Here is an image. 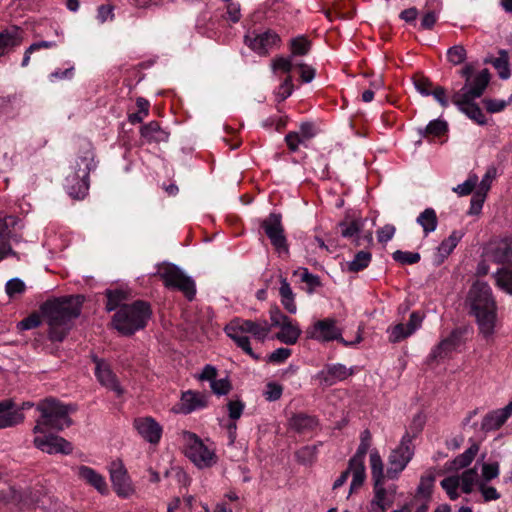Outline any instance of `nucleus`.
I'll use <instances>...</instances> for the list:
<instances>
[{
    "mask_svg": "<svg viewBox=\"0 0 512 512\" xmlns=\"http://www.w3.org/2000/svg\"><path fill=\"white\" fill-rule=\"evenodd\" d=\"M353 374V369L343 364L326 365L318 372L317 378L326 386H332L338 381H343Z\"/></svg>",
    "mask_w": 512,
    "mask_h": 512,
    "instance_id": "18",
    "label": "nucleus"
},
{
    "mask_svg": "<svg viewBox=\"0 0 512 512\" xmlns=\"http://www.w3.org/2000/svg\"><path fill=\"white\" fill-rule=\"evenodd\" d=\"M374 481V498L372 504L377 505L382 511L386 510L384 499L386 496V489L383 487L384 480H373Z\"/></svg>",
    "mask_w": 512,
    "mask_h": 512,
    "instance_id": "58",
    "label": "nucleus"
},
{
    "mask_svg": "<svg viewBox=\"0 0 512 512\" xmlns=\"http://www.w3.org/2000/svg\"><path fill=\"white\" fill-rule=\"evenodd\" d=\"M95 167L92 144L87 140H81L73 171L65 179V189L72 198L83 199L87 195L89 174Z\"/></svg>",
    "mask_w": 512,
    "mask_h": 512,
    "instance_id": "3",
    "label": "nucleus"
},
{
    "mask_svg": "<svg viewBox=\"0 0 512 512\" xmlns=\"http://www.w3.org/2000/svg\"><path fill=\"white\" fill-rule=\"evenodd\" d=\"M34 446L47 454L69 455L73 452V445L65 438L53 433L43 436H36L33 440Z\"/></svg>",
    "mask_w": 512,
    "mask_h": 512,
    "instance_id": "11",
    "label": "nucleus"
},
{
    "mask_svg": "<svg viewBox=\"0 0 512 512\" xmlns=\"http://www.w3.org/2000/svg\"><path fill=\"white\" fill-rule=\"evenodd\" d=\"M294 274L299 275L300 280L308 285L307 291L309 293H312L317 287L321 286L320 277L310 273L307 268H300Z\"/></svg>",
    "mask_w": 512,
    "mask_h": 512,
    "instance_id": "48",
    "label": "nucleus"
},
{
    "mask_svg": "<svg viewBox=\"0 0 512 512\" xmlns=\"http://www.w3.org/2000/svg\"><path fill=\"white\" fill-rule=\"evenodd\" d=\"M436 480V469L429 468L426 472L420 477V482L418 484L416 490V497H422L424 499L423 503H427L431 500V496L433 493L434 482Z\"/></svg>",
    "mask_w": 512,
    "mask_h": 512,
    "instance_id": "29",
    "label": "nucleus"
},
{
    "mask_svg": "<svg viewBox=\"0 0 512 512\" xmlns=\"http://www.w3.org/2000/svg\"><path fill=\"white\" fill-rule=\"evenodd\" d=\"M106 296V304L105 309L108 312L114 311L117 308L120 309V307L123 305L122 302L127 300V294L123 290L120 289H107L105 291Z\"/></svg>",
    "mask_w": 512,
    "mask_h": 512,
    "instance_id": "37",
    "label": "nucleus"
},
{
    "mask_svg": "<svg viewBox=\"0 0 512 512\" xmlns=\"http://www.w3.org/2000/svg\"><path fill=\"white\" fill-rule=\"evenodd\" d=\"M134 427L138 433L149 443H159L162 436L161 425L152 417L137 418Z\"/></svg>",
    "mask_w": 512,
    "mask_h": 512,
    "instance_id": "17",
    "label": "nucleus"
},
{
    "mask_svg": "<svg viewBox=\"0 0 512 512\" xmlns=\"http://www.w3.org/2000/svg\"><path fill=\"white\" fill-rule=\"evenodd\" d=\"M280 284L279 294L281 296V303L289 313L295 314L297 312V306L294 301L295 294L286 278L281 277Z\"/></svg>",
    "mask_w": 512,
    "mask_h": 512,
    "instance_id": "32",
    "label": "nucleus"
},
{
    "mask_svg": "<svg viewBox=\"0 0 512 512\" xmlns=\"http://www.w3.org/2000/svg\"><path fill=\"white\" fill-rule=\"evenodd\" d=\"M463 331L459 328L454 329L450 335L443 339L437 347L433 350L432 356L434 358H442L447 353L455 350L462 341Z\"/></svg>",
    "mask_w": 512,
    "mask_h": 512,
    "instance_id": "27",
    "label": "nucleus"
},
{
    "mask_svg": "<svg viewBox=\"0 0 512 512\" xmlns=\"http://www.w3.org/2000/svg\"><path fill=\"white\" fill-rule=\"evenodd\" d=\"M461 112L465 113L470 119L475 121L479 125H485L487 120L482 112L481 108L475 102L470 101L467 105H465Z\"/></svg>",
    "mask_w": 512,
    "mask_h": 512,
    "instance_id": "46",
    "label": "nucleus"
},
{
    "mask_svg": "<svg viewBox=\"0 0 512 512\" xmlns=\"http://www.w3.org/2000/svg\"><path fill=\"white\" fill-rule=\"evenodd\" d=\"M25 417L19 410H9L0 414V429L14 427L21 424Z\"/></svg>",
    "mask_w": 512,
    "mask_h": 512,
    "instance_id": "41",
    "label": "nucleus"
},
{
    "mask_svg": "<svg viewBox=\"0 0 512 512\" xmlns=\"http://www.w3.org/2000/svg\"><path fill=\"white\" fill-rule=\"evenodd\" d=\"M136 105L138 107L137 112L131 113L128 116V120L131 124L141 123L143 118L148 115L149 112V101L145 98L138 97L136 100Z\"/></svg>",
    "mask_w": 512,
    "mask_h": 512,
    "instance_id": "49",
    "label": "nucleus"
},
{
    "mask_svg": "<svg viewBox=\"0 0 512 512\" xmlns=\"http://www.w3.org/2000/svg\"><path fill=\"white\" fill-rule=\"evenodd\" d=\"M281 42L280 36L273 30H266L263 33L244 36V43L259 55L268 54L269 49L277 46Z\"/></svg>",
    "mask_w": 512,
    "mask_h": 512,
    "instance_id": "13",
    "label": "nucleus"
},
{
    "mask_svg": "<svg viewBox=\"0 0 512 512\" xmlns=\"http://www.w3.org/2000/svg\"><path fill=\"white\" fill-rule=\"evenodd\" d=\"M485 63H491L493 67L498 71V75L501 79H508L511 75L509 68V55L506 50L501 49L499 51V57L485 59Z\"/></svg>",
    "mask_w": 512,
    "mask_h": 512,
    "instance_id": "34",
    "label": "nucleus"
},
{
    "mask_svg": "<svg viewBox=\"0 0 512 512\" xmlns=\"http://www.w3.org/2000/svg\"><path fill=\"white\" fill-rule=\"evenodd\" d=\"M232 322L236 324L237 327H239L240 332H243L245 334L250 333L260 341H264L268 333L270 332V326L266 320L258 322L252 320L236 319L233 320Z\"/></svg>",
    "mask_w": 512,
    "mask_h": 512,
    "instance_id": "21",
    "label": "nucleus"
},
{
    "mask_svg": "<svg viewBox=\"0 0 512 512\" xmlns=\"http://www.w3.org/2000/svg\"><path fill=\"white\" fill-rule=\"evenodd\" d=\"M413 83L415 89L423 96H430L431 90L434 87L433 83L429 78L425 77L423 74H416L413 77Z\"/></svg>",
    "mask_w": 512,
    "mask_h": 512,
    "instance_id": "51",
    "label": "nucleus"
},
{
    "mask_svg": "<svg viewBox=\"0 0 512 512\" xmlns=\"http://www.w3.org/2000/svg\"><path fill=\"white\" fill-rule=\"evenodd\" d=\"M291 56H304L311 49V42L305 36L292 38L290 41Z\"/></svg>",
    "mask_w": 512,
    "mask_h": 512,
    "instance_id": "44",
    "label": "nucleus"
},
{
    "mask_svg": "<svg viewBox=\"0 0 512 512\" xmlns=\"http://www.w3.org/2000/svg\"><path fill=\"white\" fill-rule=\"evenodd\" d=\"M486 195V193L479 190L474 193L471 198V205L468 211L469 215H478L481 212Z\"/></svg>",
    "mask_w": 512,
    "mask_h": 512,
    "instance_id": "64",
    "label": "nucleus"
},
{
    "mask_svg": "<svg viewBox=\"0 0 512 512\" xmlns=\"http://www.w3.org/2000/svg\"><path fill=\"white\" fill-rule=\"evenodd\" d=\"M441 487L446 491L451 500L459 497L457 489L459 487V478L455 476L447 477L441 481Z\"/></svg>",
    "mask_w": 512,
    "mask_h": 512,
    "instance_id": "56",
    "label": "nucleus"
},
{
    "mask_svg": "<svg viewBox=\"0 0 512 512\" xmlns=\"http://www.w3.org/2000/svg\"><path fill=\"white\" fill-rule=\"evenodd\" d=\"M349 470L350 474L352 473V481L350 484L349 493L352 494L354 490L360 488L363 485L366 479L365 465L360 463L351 465V463H349Z\"/></svg>",
    "mask_w": 512,
    "mask_h": 512,
    "instance_id": "40",
    "label": "nucleus"
},
{
    "mask_svg": "<svg viewBox=\"0 0 512 512\" xmlns=\"http://www.w3.org/2000/svg\"><path fill=\"white\" fill-rule=\"evenodd\" d=\"M269 315H270V321H271V323L269 324L270 328L271 327H279L280 328L292 321L277 306H273L270 308Z\"/></svg>",
    "mask_w": 512,
    "mask_h": 512,
    "instance_id": "53",
    "label": "nucleus"
},
{
    "mask_svg": "<svg viewBox=\"0 0 512 512\" xmlns=\"http://www.w3.org/2000/svg\"><path fill=\"white\" fill-rule=\"evenodd\" d=\"M152 316L151 306L143 300L123 304L112 317L113 327L124 336H132L146 327Z\"/></svg>",
    "mask_w": 512,
    "mask_h": 512,
    "instance_id": "5",
    "label": "nucleus"
},
{
    "mask_svg": "<svg viewBox=\"0 0 512 512\" xmlns=\"http://www.w3.org/2000/svg\"><path fill=\"white\" fill-rule=\"evenodd\" d=\"M0 503H15L21 505V508L27 506V503L22 500V494L10 486L0 491Z\"/></svg>",
    "mask_w": 512,
    "mask_h": 512,
    "instance_id": "45",
    "label": "nucleus"
},
{
    "mask_svg": "<svg viewBox=\"0 0 512 512\" xmlns=\"http://www.w3.org/2000/svg\"><path fill=\"white\" fill-rule=\"evenodd\" d=\"M36 409L40 412V417L36 420L33 433H45L46 430L62 431L73 424L70 413L76 411L73 404H63L59 400L48 397L41 400Z\"/></svg>",
    "mask_w": 512,
    "mask_h": 512,
    "instance_id": "4",
    "label": "nucleus"
},
{
    "mask_svg": "<svg viewBox=\"0 0 512 512\" xmlns=\"http://www.w3.org/2000/svg\"><path fill=\"white\" fill-rule=\"evenodd\" d=\"M301 332L298 325L291 321L280 327V331L275 334V338L286 345H294L298 341Z\"/></svg>",
    "mask_w": 512,
    "mask_h": 512,
    "instance_id": "31",
    "label": "nucleus"
},
{
    "mask_svg": "<svg viewBox=\"0 0 512 512\" xmlns=\"http://www.w3.org/2000/svg\"><path fill=\"white\" fill-rule=\"evenodd\" d=\"M497 286L512 295V264L505 265L498 269L495 274Z\"/></svg>",
    "mask_w": 512,
    "mask_h": 512,
    "instance_id": "36",
    "label": "nucleus"
},
{
    "mask_svg": "<svg viewBox=\"0 0 512 512\" xmlns=\"http://www.w3.org/2000/svg\"><path fill=\"white\" fill-rule=\"evenodd\" d=\"M392 258L399 264L412 265L418 263L421 259V256L418 252L396 250L392 253Z\"/></svg>",
    "mask_w": 512,
    "mask_h": 512,
    "instance_id": "50",
    "label": "nucleus"
},
{
    "mask_svg": "<svg viewBox=\"0 0 512 512\" xmlns=\"http://www.w3.org/2000/svg\"><path fill=\"white\" fill-rule=\"evenodd\" d=\"M370 467L373 480H384V465L377 450H372L370 453Z\"/></svg>",
    "mask_w": 512,
    "mask_h": 512,
    "instance_id": "43",
    "label": "nucleus"
},
{
    "mask_svg": "<svg viewBox=\"0 0 512 512\" xmlns=\"http://www.w3.org/2000/svg\"><path fill=\"white\" fill-rule=\"evenodd\" d=\"M228 417L232 421H237L243 414L245 409V403L239 398L235 400H229L226 404Z\"/></svg>",
    "mask_w": 512,
    "mask_h": 512,
    "instance_id": "54",
    "label": "nucleus"
},
{
    "mask_svg": "<svg viewBox=\"0 0 512 512\" xmlns=\"http://www.w3.org/2000/svg\"><path fill=\"white\" fill-rule=\"evenodd\" d=\"M17 222V217L11 215L0 218V261L9 254H15L9 241L11 239L19 241L17 235L12 233V229L16 226Z\"/></svg>",
    "mask_w": 512,
    "mask_h": 512,
    "instance_id": "16",
    "label": "nucleus"
},
{
    "mask_svg": "<svg viewBox=\"0 0 512 512\" xmlns=\"http://www.w3.org/2000/svg\"><path fill=\"white\" fill-rule=\"evenodd\" d=\"M478 177L473 174L469 176V178L462 184L457 185L452 190L457 193L459 196H466L472 193L475 186L477 185Z\"/></svg>",
    "mask_w": 512,
    "mask_h": 512,
    "instance_id": "59",
    "label": "nucleus"
},
{
    "mask_svg": "<svg viewBox=\"0 0 512 512\" xmlns=\"http://www.w3.org/2000/svg\"><path fill=\"white\" fill-rule=\"evenodd\" d=\"M469 314L475 318L479 333L489 339L493 336L497 322V304L488 283L475 281L466 297Z\"/></svg>",
    "mask_w": 512,
    "mask_h": 512,
    "instance_id": "2",
    "label": "nucleus"
},
{
    "mask_svg": "<svg viewBox=\"0 0 512 512\" xmlns=\"http://www.w3.org/2000/svg\"><path fill=\"white\" fill-rule=\"evenodd\" d=\"M210 387L214 394H216L218 396H224V395H227L231 391L232 384H231L230 380L228 379V377H226V378L219 379V380H216V379L212 380V382L210 383Z\"/></svg>",
    "mask_w": 512,
    "mask_h": 512,
    "instance_id": "60",
    "label": "nucleus"
},
{
    "mask_svg": "<svg viewBox=\"0 0 512 512\" xmlns=\"http://www.w3.org/2000/svg\"><path fill=\"white\" fill-rule=\"evenodd\" d=\"M158 275L165 287L183 292L190 301L194 298L196 293L194 281L189 276H186L177 265L172 263L166 264L158 272Z\"/></svg>",
    "mask_w": 512,
    "mask_h": 512,
    "instance_id": "8",
    "label": "nucleus"
},
{
    "mask_svg": "<svg viewBox=\"0 0 512 512\" xmlns=\"http://www.w3.org/2000/svg\"><path fill=\"white\" fill-rule=\"evenodd\" d=\"M22 42L21 31L18 27H11L0 32V57L5 56Z\"/></svg>",
    "mask_w": 512,
    "mask_h": 512,
    "instance_id": "24",
    "label": "nucleus"
},
{
    "mask_svg": "<svg viewBox=\"0 0 512 512\" xmlns=\"http://www.w3.org/2000/svg\"><path fill=\"white\" fill-rule=\"evenodd\" d=\"M41 313L34 312L17 323L18 331H25L37 328L42 322Z\"/></svg>",
    "mask_w": 512,
    "mask_h": 512,
    "instance_id": "55",
    "label": "nucleus"
},
{
    "mask_svg": "<svg viewBox=\"0 0 512 512\" xmlns=\"http://www.w3.org/2000/svg\"><path fill=\"white\" fill-rule=\"evenodd\" d=\"M140 135L149 143H161L168 141L170 133L162 128L159 122L151 121L140 128Z\"/></svg>",
    "mask_w": 512,
    "mask_h": 512,
    "instance_id": "28",
    "label": "nucleus"
},
{
    "mask_svg": "<svg viewBox=\"0 0 512 512\" xmlns=\"http://www.w3.org/2000/svg\"><path fill=\"white\" fill-rule=\"evenodd\" d=\"M83 302L82 295H68L49 298L40 305L39 312L48 325L50 341L65 340L74 326V320L81 314Z\"/></svg>",
    "mask_w": 512,
    "mask_h": 512,
    "instance_id": "1",
    "label": "nucleus"
},
{
    "mask_svg": "<svg viewBox=\"0 0 512 512\" xmlns=\"http://www.w3.org/2000/svg\"><path fill=\"white\" fill-rule=\"evenodd\" d=\"M185 455L199 468H208L216 463L217 456L193 432L184 431Z\"/></svg>",
    "mask_w": 512,
    "mask_h": 512,
    "instance_id": "6",
    "label": "nucleus"
},
{
    "mask_svg": "<svg viewBox=\"0 0 512 512\" xmlns=\"http://www.w3.org/2000/svg\"><path fill=\"white\" fill-rule=\"evenodd\" d=\"M339 227L341 228V235L345 238H351L356 236L355 244L357 246L360 245V237L358 236L360 230H361V224L357 220L351 221L349 224H347L345 221L340 222Z\"/></svg>",
    "mask_w": 512,
    "mask_h": 512,
    "instance_id": "47",
    "label": "nucleus"
},
{
    "mask_svg": "<svg viewBox=\"0 0 512 512\" xmlns=\"http://www.w3.org/2000/svg\"><path fill=\"white\" fill-rule=\"evenodd\" d=\"M463 237V233L460 231H453L450 236L444 239L440 245L438 246V255L440 257L438 263H442L444 259H446L457 246L461 238Z\"/></svg>",
    "mask_w": 512,
    "mask_h": 512,
    "instance_id": "33",
    "label": "nucleus"
},
{
    "mask_svg": "<svg viewBox=\"0 0 512 512\" xmlns=\"http://www.w3.org/2000/svg\"><path fill=\"white\" fill-rule=\"evenodd\" d=\"M260 226L278 253H289L281 214L270 213Z\"/></svg>",
    "mask_w": 512,
    "mask_h": 512,
    "instance_id": "10",
    "label": "nucleus"
},
{
    "mask_svg": "<svg viewBox=\"0 0 512 512\" xmlns=\"http://www.w3.org/2000/svg\"><path fill=\"white\" fill-rule=\"evenodd\" d=\"M372 259V255L368 251H359L355 254L352 261L347 263L348 271L359 272L368 267Z\"/></svg>",
    "mask_w": 512,
    "mask_h": 512,
    "instance_id": "39",
    "label": "nucleus"
},
{
    "mask_svg": "<svg viewBox=\"0 0 512 512\" xmlns=\"http://www.w3.org/2000/svg\"><path fill=\"white\" fill-rule=\"evenodd\" d=\"M283 393V388L281 385L275 382H269L266 385V389L263 392V396L269 402L277 401L281 398Z\"/></svg>",
    "mask_w": 512,
    "mask_h": 512,
    "instance_id": "63",
    "label": "nucleus"
},
{
    "mask_svg": "<svg viewBox=\"0 0 512 512\" xmlns=\"http://www.w3.org/2000/svg\"><path fill=\"white\" fill-rule=\"evenodd\" d=\"M289 427L299 434L313 431L318 425L319 420L316 416L306 413H295L289 418Z\"/></svg>",
    "mask_w": 512,
    "mask_h": 512,
    "instance_id": "22",
    "label": "nucleus"
},
{
    "mask_svg": "<svg viewBox=\"0 0 512 512\" xmlns=\"http://www.w3.org/2000/svg\"><path fill=\"white\" fill-rule=\"evenodd\" d=\"M306 335L308 338L320 342L337 340L346 347L360 343L362 340L360 334L357 335L354 341L345 340L342 337L341 330L336 326V320L333 318H325L323 320L316 321L313 325L307 328Z\"/></svg>",
    "mask_w": 512,
    "mask_h": 512,
    "instance_id": "7",
    "label": "nucleus"
},
{
    "mask_svg": "<svg viewBox=\"0 0 512 512\" xmlns=\"http://www.w3.org/2000/svg\"><path fill=\"white\" fill-rule=\"evenodd\" d=\"M93 362L95 363V376L99 383L114 391L118 396L121 395L123 390L110 365L105 360L100 359L97 356H93Z\"/></svg>",
    "mask_w": 512,
    "mask_h": 512,
    "instance_id": "14",
    "label": "nucleus"
},
{
    "mask_svg": "<svg viewBox=\"0 0 512 512\" xmlns=\"http://www.w3.org/2000/svg\"><path fill=\"white\" fill-rule=\"evenodd\" d=\"M228 337H230L236 345L241 348L245 353L251 356L255 360H259V355L255 354L251 348L249 337L245 333L240 332L239 327L236 326L232 321L226 325L224 329Z\"/></svg>",
    "mask_w": 512,
    "mask_h": 512,
    "instance_id": "26",
    "label": "nucleus"
},
{
    "mask_svg": "<svg viewBox=\"0 0 512 512\" xmlns=\"http://www.w3.org/2000/svg\"><path fill=\"white\" fill-rule=\"evenodd\" d=\"M26 289L25 283L20 278H12L7 281L5 291L10 298L22 294Z\"/></svg>",
    "mask_w": 512,
    "mask_h": 512,
    "instance_id": "61",
    "label": "nucleus"
},
{
    "mask_svg": "<svg viewBox=\"0 0 512 512\" xmlns=\"http://www.w3.org/2000/svg\"><path fill=\"white\" fill-rule=\"evenodd\" d=\"M448 130V124L446 121L441 119H435L428 123V125L425 128L419 129V134L422 137H428V136H441L445 134Z\"/></svg>",
    "mask_w": 512,
    "mask_h": 512,
    "instance_id": "38",
    "label": "nucleus"
},
{
    "mask_svg": "<svg viewBox=\"0 0 512 512\" xmlns=\"http://www.w3.org/2000/svg\"><path fill=\"white\" fill-rule=\"evenodd\" d=\"M414 455V446L412 445V436L406 431L397 448L391 451L388 457L387 475L394 479L405 469Z\"/></svg>",
    "mask_w": 512,
    "mask_h": 512,
    "instance_id": "9",
    "label": "nucleus"
},
{
    "mask_svg": "<svg viewBox=\"0 0 512 512\" xmlns=\"http://www.w3.org/2000/svg\"><path fill=\"white\" fill-rule=\"evenodd\" d=\"M110 479L118 496L127 497L133 492L127 470L121 462H113L110 468Z\"/></svg>",
    "mask_w": 512,
    "mask_h": 512,
    "instance_id": "15",
    "label": "nucleus"
},
{
    "mask_svg": "<svg viewBox=\"0 0 512 512\" xmlns=\"http://www.w3.org/2000/svg\"><path fill=\"white\" fill-rule=\"evenodd\" d=\"M451 100L461 111L465 105L474 99L470 97L467 84H465L460 91H457L452 95Z\"/></svg>",
    "mask_w": 512,
    "mask_h": 512,
    "instance_id": "62",
    "label": "nucleus"
},
{
    "mask_svg": "<svg viewBox=\"0 0 512 512\" xmlns=\"http://www.w3.org/2000/svg\"><path fill=\"white\" fill-rule=\"evenodd\" d=\"M490 72L488 69H483L480 71L472 80L471 86L468 87L469 95L473 99L479 98L484 93L490 82Z\"/></svg>",
    "mask_w": 512,
    "mask_h": 512,
    "instance_id": "30",
    "label": "nucleus"
},
{
    "mask_svg": "<svg viewBox=\"0 0 512 512\" xmlns=\"http://www.w3.org/2000/svg\"><path fill=\"white\" fill-rule=\"evenodd\" d=\"M487 256L494 263H508L512 259V238H504L491 243Z\"/></svg>",
    "mask_w": 512,
    "mask_h": 512,
    "instance_id": "20",
    "label": "nucleus"
},
{
    "mask_svg": "<svg viewBox=\"0 0 512 512\" xmlns=\"http://www.w3.org/2000/svg\"><path fill=\"white\" fill-rule=\"evenodd\" d=\"M477 472L475 468L465 470L461 475V490L463 493L469 494L473 490V485Z\"/></svg>",
    "mask_w": 512,
    "mask_h": 512,
    "instance_id": "57",
    "label": "nucleus"
},
{
    "mask_svg": "<svg viewBox=\"0 0 512 512\" xmlns=\"http://www.w3.org/2000/svg\"><path fill=\"white\" fill-rule=\"evenodd\" d=\"M467 57V52L464 46L462 45H454L450 47L447 51V58L450 63L453 65L462 64Z\"/></svg>",
    "mask_w": 512,
    "mask_h": 512,
    "instance_id": "52",
    "label": "nucleus"
},
{
    "mask_svg": "<svg viewBox=\"0 0 512 512\" xmlns=\"http://www.w3.org/2000/svg\"><path fill=\"white\" fill-rule=\"evenodd\" d=\"M79 478L94 487L99 493L107 494L108 487L104 477L91 467L82 465L77 472Z\"/></svg>",
    "mask_w": 512,
    "mask_h": 512,
    "instance_id": "23",
    "label": "nucleus"
},
{
    "mask_svg": "<svg viewBox=\"0 0 512 512\" xmlns=\"http://www.w3.org/2000/svg\"><path fill=\"white\" fill-rule=\"evenodd\" d=\"M479 449V444L474 442L463 453L456 456L452 461L447 462L445 464V470L447 472H454L468 467L476 457Z\"/></svg>",
    "mask_w": 512,
    "mask_h": 512,
    "instance_id": "25",
    "label": "nucleus"
},
{
    "mask_svg": "<svg viewBox=\"0 0 512 512\" xmlns=\"http://www.w3.org/2000/svg\"><path fill=\"white\" fill-rule=\"evenodd\" d=\"M506 421L500 415V412L494 410L486 414L481 423V429L485 432L499 429Z\"/></svg>",
    "mask_w": 512,
    "mask_h": 512,
    "instance_id": "42",
    "label": "nucleus"
},
{
    "mask_svg": "<svg viewBox=\"0 0 512 512\" xmlns=\"http://www.w3.org/2000/svg\"><path fill=\"white\" fill-rule=\"evenodd\" d=\"M319 132L318 127L314 122L305 121L299 126V131H291L286 134L285 142L291 152H296L299 145L307 146L306 143L314 138Z\"/></svg>",
    "mask_w": 512,
    "mask_h": 512,
    "instance_id": "12",
    "label": "nucleus"
},
{
    "mask_svg": "<svg viewBox=\"0 0 512 512\" xmlns=\"http://www.w3.org/2000/svg\"><path fill=\"white\" fill-rule=\"evenodd\" d=\"M416 222L423 228L425 235L434 232L438 225V218L435 210L433 208H426L419 214Z\"/></svg>",
    "mask_w": 512,
    "mask_h": 512,
    "instance_id": "35",
    "label": "nucleus"
},
{
    "mask_svg": "<svg viewBox=\"0 0 512 512\" xmlns=\"http://www.w3.org/2000/svg\"><path fill=\"white\" fill-rule=\"evenodd\" d=\"M207 396L200 392L188 390L182 393L176 411L182 414H190L191 412L207 406Z\"/></svg>",
    "mask_w": 512,
    "mask_h": 512,
    "instance_id": "19",
    "label": "nucleus"
}]
</instances>
